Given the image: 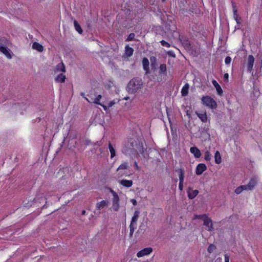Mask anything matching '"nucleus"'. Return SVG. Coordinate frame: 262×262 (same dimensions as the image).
I'll return each mask as SVG.
<instances>
[{
    "label": "nucleus",
    "instance_id": "f257e3e1",
    "mask_svg": "<svg viewBox=\"0 0 262 262\" xmlns=\"http://www.w3.org/2000/svg\"><path fill=\"white\" fill-rule=\"evenodd\" d=\"M142 85L143 82L141 78L138 77L133 78L127 84L126 90L130 94H134L141 89Z\"/></svg>",
    "mask_w": 262,
    "mask_h": 262
},
{
    "label": "nucleus",
    "instance_id": "f03ea898",
    "mask_svg": "<svg viewBox=\"0 0 262 262\" xmlns=\"http://www.w3.org/2000/svg\"><path fill=\"white\" fill-rule=\"evenodd\" d=\"M202 101L207 106L212 109H215L217 107V104L215 100L209 96L202 97Z\"/></svg>",
    "mask_w": 262,
    "mask_h": 262
},
{
    "label": "nucleus",
    "instance_id": "7ed1b4c3",
    "mask_svg": "<svg viewBox=\"0 0 262 262\" xmlns=\"http://www.w3.org/2000/svg\"><path fill=\"white\" fill-rule=\"evenodd\" d=\"M140 212L138 210L135 211L134 213V215L132 217L131 222L129 225L130 228V233H129V236L132 237L133 236V234L134 233L135 229L136 228L137 225V221H138V219L139 216Z\"/></svg>",
    "mask_w": 262,
    "mask_h": 262
},
{
    "label": "nucleus",
    "instance_id": "20e7f679",
    "mask_svg": "<svg viewBox=\"0 0 262 262\" xmlns=\"http://www.w3.org/2000/svg\"><path fill=\"white\" fill-rule=\"evenodd\" d=\"M111 192L112 193L113 196V198L112 199L113 209L114 211H118L119 210V207H120V205H119L120 199H119L118 194H117V193L116 192H115L114 190H111Z\"/></svg>",
    "mask_w": 262,
    "mask_h": 262
},
{
    "label": "nucleus",
    "instance_id": "39448f33",
    "mask_svg": "<svg viewBox=\"0 0 262 262\" xmlns=\"http://www.w3.org/2000/svg\"><path fill=\"white\" fill-rule=\"evenodd\" d=\"M255 58L252 55H249L248 57L247 71L252 73L253 75V67L254 62Z\"/></svg>",
    "mask_w": 262,
    "mask_h": 262
},
{
    "label": "nucleus",
    "instance_id": "423d86ee",
    "mask_svg": "<svg viewBox=\"0 0 262 262\" xmlns=\"http://www.w3.org/2000/svg\"><path fill=\"white\" fill-rule=\"evenodd\" d=\"M137 146V142L135 141L134 139L130 138L128 140V142L126 144L127 148L130 150L131 151L135 150V148Z\"/></svg>",
    "mask_w": 262,
    "mask_h": 262
},
{
    "label": "nucleus",
    "instance_id": "0eeeda50",
    "mask_svg": "<svg viewBox=\"0 0 262 262\" xmlns=\"http://www.w3.org/2000/svg\"><path fill=\"white\" fill-rule=\"evenodd\" d=\"M257 183V180L256 178H251L247 185H244L246 187V190H251L254 188Z\"/></svg>",
    "mask_w": 262,
    "mask_h": 262
},
{
    "label": "nucleus",
    "instance_id": "6e6552de",
    "mask_svg": "<svg viewBox=\"0 0 262 262\" xmlns=\"http://www.w3.org/2000/svg\"><path fill=\"white\" fill-rule=\"evenodd\" d=\"M204 224L203 225L206 227H208V231H212L214 230L213 227L212 221L210 219H209L207 215L206 217L204 219Z\"/></svg>",
    "mask_w": 262,
    "mask_h": 262
},
{
    "label": "nucleus",
    "instance_id": "1a4fd4ad",
    "mask_svg": "<svg viewBox=\"0 0 262 262\" xmlns=\"http://www.w3.org/2000/svg\"><path fill=\"white\" fill-rule=\"evenodd\" d=\"M152 251V249L150 247L145 248L137 253V256L140 257L146 255L150 254Z\"/></svg>",
    "mask_w": 262,
    "mask_h": 262
},
{
    "label": "nucleus",
    "instance_id": "9d476101",
    "mask_svg": "<svg viewBox=\"0 0 262 262\" xmlns=\"http://www.w3.org/2000/svg\"><path fill=\"white\" fill-rule=\"evenodd\" d=\"M207 169V167L205 164H199L196 168L195 173L197 175H201Z\"/></svg>",
    "mask_w": 262,
    "mask_h": 262
},
{
    "label": "nucleus",
    "instance_id": "9b49d317",
    "mask_svg": "<svg viewBox=\"0 0 262 262\" xmlns=\"http://www.w3.org/2000/svg\"><path fill=\"white\" fill-rule=\"evenodd\" d=\"M59 72H66V68L62 62L57 64L54 70V74H56Z\"/></svg>",
    "mask_w": 262,
    "mask_h": 262
},
{
    "label": "nucleus",
    "instance_id": "f8f14e48",
    "mask_svg": "<svg viewBox=\"0 0 262 262\" xmlns=\"http://www.w3.org/2000/svg\"><path fill=\"white\" fill-rule=\"evenodd\" d=\"M188 197L189 199H194L199 193L198 190H193L191 187H189L187 190Z\"/></svg>",
    "mask_w": 262,
    "mask_h": 262
},
{
    "label": "nucleus",
    "instance_id": "ddd939ff",
    "mask_svg": "<svg viewBox=\"0 0 262 262\" xmlns=\"http://www.w3.org/2000/svg\"><path fill=\"white\" fill-rule=\"evenodd\" d=\"M149 62L148 59L146 57L143 58L142 60V65L143 69L145 71V74H148L149 73Z\"/></svg>",
    "mask_w": 262,
    "mask_h": 262
},
{
    "label": "nucleus",
    "instance_id": "4468645a",
    "mask_svg": "<svg viewBox=\"0 0 262 262\" xmlns=\"http://www.w3.org/2000/svg\"><path fill=\"white\" fill-rule=\"evenodd\" d=\"M0 51L3 53L8 59H11L12 58L11 54L10 53V50L6 47L4 46L1 47Z\"/></svg>",
    "mask_w": 262,
    "mask_h": 262
},
{
    "label": "nucleus",
    "instance_id": "2eb2a0df",
    "mask_svg": "<svg viewBox=\"0 0 262 262\" xmlns=\"http://www.w3.org/2000/svg\"><path fill=\"white\" fill-rule=\"evenodd\" d=\"M190 151L194 155L195 158H199L201 156L200 150L195 146L191 147L190 149Z\"/></svg>",
    "mask_w": 262,
    "mask_h": 262
},
{
    "label": "nucleus",
    "instance_id": "dca6fc26",
    "mask_svg": "<svg viewBox=\"0 0 262 262\" xmlns=\"http://www.w3.org/2000/svg\"><path fill=\"white\" fill-rule=\"evenodd\" d=\"M109 204V202L107 200H103L98 202L96 204V208L98 210H101L105 207H107Z\"/></svg>",
    "mask_w": 262,
    "mask_h": 262
},
{
    "label": "nucleus",
    "instance_id": "f3484780",
    "mask_svg": "<svg viewBox=\"0 0 262 262\" xmlns=\"http://www.w3.org/2000/svg\"><path fill=\"white\" fill-rule=\"evenodd\" d=\"M134 51L133 48L130 47L128 45H126L125 47V54L126 56L130 57L133 55Z\"/></svg>",
    "mask_w": 262,
    "mask_h": 262
},
{
    "label": "nucleus",
    "instance_id": "a211bd4d",
    "mask_svg": "<svg viewBox=\"0 0 262 262\" xmlns=\"http://www.w3.org/2000/svg\"><path fill=\"white\" fill-rule=\"evenodd\" d=\"M212 83L214 86L215 88L216 91L217 92V94L222 96L223 95V90L221 87V86L219 84V83L217 82L215 80H212Z\"/></svg>",
    "mask_w": 262,
    "mask_h": 262
},
{
    "label": "nucleus",
    "instance_id": "6ab92c4d",
    "mask_svg": "<svg viewBox=\"0 0 262 262\" xmlns=\"http://www.w3.org/2000/svg\"><path fill=\"white\" fill-rule=\"evenodd\" d=\"M32 48L40 52H42L43 50V46L37 42L33 43Z\"/></svg>",
    "mask_w": 262,
    "mask_h": 262
},
{
    "label": "nucleus",
    "instance_id": "aec40b11",
    "mask_svg": "<svg viewBox=\"0 0 262 262\" xmlns=\"http://www.w3.org/2000/svg\"><path fill=\"white\" fill-rule=\"evenodd\" d=\"M181 41L183 46L185 49L189 50L191 49V44L188 39L184 38L183 39H181Z\"/></svg>",
    "mask_w": 262,
    "mask_h": 262
},
{
    "label": "nucleus",
    "instance_id": "412c9836",
    "mask_svg": "<svg viewBox=\"0 0 262 262\" xmlns=\"http://www.w3.org/2000/svg\"><path fill=\"white\" fill-rule=\"evenodd\" d=\"M66 79V76L63 74L60 73L55 78V80L57 82L63 83L65 81Z\"/></svg>",
    "mask_w": 262,
    "mask_h": 262
},
{
    "label": "nucleus",
    "instance_id": "4be33fe9",
    "mask_svg": "<svg viewBox=\"0 0 262 262\" xmlns=\"http://www.w3.org/2000/svg\"><path fill=\"white\" fill-rule=\"evenodd\" d=\"M120 184L123 185V186L126 187H130L133 185V181L132 180H122L120 182Z\"/></svg>",
    "mask_w": 262,
    "mask_h": 262
},
{
    "label": "nucleus",
    "instance_id": "5701e85b",
    "mask_svg": "<svg viewBox=\"0 0 262 262\" xmlns=\"http://www.w3.org/2000/svg\"><path fill=\"white\" fill-rule=\"evenodd\" d=\"M189 88V84L188 83H186L181 90V94L182 96H186L188 95Z\"/></svg>",
    "mask_w": 262,
    "mask_h": 262
},
{
    "label": "nucleus",
    "instance_id": "b1692460",
    "mask_svg": "<svg viewBox=\"0 0 262 262\" xmlns=\"http://www.w3.org/2000/svg\"><path fill=\"white\" fill-rule=\"evenodd\" d=\"M74 26L75 27V30L79 33L82 34L83 32V30L80 26V25L78 24V21L76 20H74Z\"/></svg>",
    "mask_w": 262,
    "mask_h": 262
},
{
    "label": "nucleus",
    "instance_id": "393cba45",
    "mask_svg": "<svg viewBox=\"0 0 262 262\" xmlns=\"http://www.w3.org/2000/svg\"><path fill=\"white\" fill-rule=\"evenodd\" d=\"M215 162L216 164H220L222 162V158L220 153L219 151H216L214 155Z\"/></svg>",
    "mask_w": 262,
    "mask_h": 262
},
{
    "label": "nucleus",
    "instance_id": "a878e982",
    "mask_svg": "<svg viewBox=\"0 0 262 262\" xmlns=\"http://www.w3.org/2000/svg\"><path fill=\"white\" fill-rule=\"evenodd\" d=\"M179 180L180 182L183 183L184 182V170L182 169H179Z\"/></svg>",
    "mask_w": 262,
    "mask_h": 262
},
{
    "label": "nucleus",
    "instance_id": "bb28decb",
    "mask_svg": "<svg viewBox=\"0 0 262 262\" xmlns=\"http://www.w3.org/2000/svg\"><path fill=\"white\" fill-rule=\"evenodd\" d=\"M108 148L111 152V158H113L115 156L116 153L115 149L114 148L113 146H112V144L110 142H109L108 143Z\"/></svg>",
    "mask_w": 262,
    "mask_h": 262
},
{
    "label": "nucleus",
    "instance_id": "cd10ccee",
    "mask_svg": "<svg viewBox=\"0 0 262 262\" xmlns=\"http://www.w3.org/2000/svg\"><path fill=\"white\" fill-rule=\"evenodd\" d=\"M198 117L203 122H206L207 120V116L206 113L204 114H198L197 113Z\"/></svg>",
    "mask_w": 262,
    "mask_h": 262
},
{
    "label": "nucleus",
    "instance_id": "c85d7f7f",
    "mask_svg": "<svg viewBox=\"0 0 262 262\" xmlns=\"http://www.w3.org/2000/svg\"><path fill=\"white\" fill-rule=\"evenodd\" d=\"M94 95L96 97L93 101V102L95 104H98V105H101V103L100 102V100L102 98V96L101 95H97L96 92H95Z\"/></svg>",
    "mask_w": 262,
    "mask_h": 262
},
{
    "label": "nucleus",
    "instance_id": "c756f323",
    "mask_svg": "<svg viewBox=\"0 0 262 262\" xmlns=\"http://www.w3.org/2000/svg\"><path fill=\"white\" fill-rule=\"evenodd\" d=\"M159 69V73L160 74L166 73L167 68L165 64H161Z\"/></svg>",
    "mask_w": 262,
    "mask_h": 262
},
{
    "label": "nucleus",
    "instance_id": "7c9ffc66",
    "mask_svg": "<svg viewBox=\"0 0 262 262\" xmlns=\"http://www.w3.org/2000/svg\"><path fill=\"white\" fill-rule=\"evenodd\" d=\"M45 200V199L44 197L41 195V196H36L35 198L34 199V202L35 203H41V202H43V201Z\"/></svg>",
    "mask_w": 262,
    "mask_h": 262
},
{
    "label": "nucleus",
    "instance_id": "2f4dec72",
    "mask_svg": "<svg viewBox=\"0 0 262 262\" xmlns=\"http://www.w3.org/2000/svg\"><path fill=\"white\" fill-rule=\"evenodd\" d=\"M206 214H201V215H197V214H195L192 219L194 220H196V219H202L203 220H204V219L205 217H206Z\"/></svg>",
    "mask_w": 262,
    "mask_h": 262
},
{
    "label": "nucleus",
    "instance_id": "473e14b6",
    "mask_svg": "<svg viewBox=\"0 0 262 262\" xmlns=\"http://www.w3.org/2000/svg\"><path fill=\"white\" fill-rule=\"evenodd\" d=\"M244 185H242L238 187H237L235 190V192L236 193V194H239L243 190H246V187H244Z\"/></svg>",
    "mask_w": 262,
    "mask_h": 262
},
{
    "label": "nucleus",
    "instance_id": "72a5a7b5",
    "mask_svg": "<svg viewBox=\"0 0 262 262\" xmlns=\"http://www.w3.org/2000/svg\"><path fill=\"white\" fill-rule=\"evenodd\" d=\"M150 61H151V66L153 67H155L156 66V61L157 59L155 56H152L150 57Z\"/></svg>",
    "mask_w": 262,
    "mask_h": 262
},
{
    "label": "nucleus",
    "instance_id": "f704fd0d",
    "mask_svg": "<svg viewBox=\"0 0 262 262\" xmlns=\"http://www.w3.org/2000/svg\"><path fill=\"white\" fill-rule=\"evenodd\" d=\"M204 159L206 161H209L211 159V154L208 151H206L205 153Z\"/></svg>",
    "mask_w": 262,
    "mask_h": 262
},
{
    "label": "nucleus",
    "instance_id": "c9c22d12",
    "mask_svg": "<svg viewBox=\"0 0 262 262\" xmlns=\"http://www.w3.org/2000/svg\"><path fill=\"white\" fill-rule=\"evenodd\" d=\"M216 249V246L213 244H210L208 248V252L210 253H212Z\"/></svg>",
    "mask_w": 262,
    "mask_h": 262
},
{
    "label": "nucleus",
    "instance_id": "e433bc0d",
    "mask_svg": "<svg viewBox=\"0 0 262 262\" xmlns=\"http://www.w3.org/2000/svg\"><path fill=\"white\" fill-rule=\"evenodd\" d=\"M135 36V34L134 33H131L128 36L126 41H129L134 40Z\"/></svg>",
    "mask_w": 262,
    "mask_h": 262
},
{
    "label": "nucleus",
    "instance_id": "4c0bfd02",
    "mask_svg": "<svg viewBox=\"0 0 262 262\" xmlns=\"http://www.w3.org/2000/svg\"><path fill=\"white\" fill-rule=\"evenodd\" d=\"M127 168V164L126 163L121 164L118 168V170L120 169H126Z\"/></svg>",
    "mask_w": 262,
    "mask_h": 262
},
{
    "label": "nucleus",
    "instance_id": "58836bf2",
    "mask_svg": "<svg viewBox=\"0 0 262 262\" xmlns=\"http://www.w3.org/2000/svg\"><path fill=\"white\" fill-rule=\"evenodd\" d=\"M160 43L162 46L166 47L167 48H169L170 47V44L164 40H161L160 41Z\"/></svg>",
    "mask_w": 262,
    "mask_h": 262
},
{
    "label": "nucleus",
    "instance_id": "ea45409f",
    "mask_svg": "<svg viewBox=\"0 0 262 262\" xmlns=\"http://www.w3.org/2000/svg\"><path fill=\"white\" fill-rule=\"evenodd\" d=\"M237 25H241L242 23V18L239 16L234 17Z\"/></svg>",
    "mask_w": 262,
    "mask_h": 262
},
{
    "label": "nucleus",
    "instance_id": "a19ab883",
    "mask_svg": "<svg viewBox=\"0 0 262 262\" xmlns=\"http://www.w3.org/2000/svg\"><path fill=\"white\" fill-rule=\"evenodd\" d=\"M231 61V58L230 56H227L225 58V62L226 64H229Z\"/></svg>",
    "mask_w": 262,
    "mask_h": 262
},
{
    "label": "nucleus",
    "instance_id": "79ce46f5",
    "mask_svg": "<svg viewBox=\"0 0 262 262\" xmlns=\"http://www.w3.org/2000/svg\"><path fill=\"white\" fill-rule=\"evenodd\" d=\"M167 55L170 56V57H176V55L174 53V52L172 51H169L167 52Z\"/></svg>",
    "mask_w": 262,
    "mask_h": 262
},
{
    "label": "nucleus",
    "instance_id": "37998d69",
    "mask_svg": "<svg viewBox=\"0 0 262 262\" xmlns=\"http://www.w3.org/2000/svg\"><path fill=\"white\" fill-rule=\"evenodd\" d=\"M228 77H229L228 74V73L225 74L224 75V81L226 82H228Z\"/></svg>",
    "mask_w": 262,
    "mask_h": 262
},
{
    "label": "nucleus",
    "instance_id": "c03bdc74",
    "mask_svg": "<svg viewBox=\"0 0 262 262\" xmlns=\"http://www.w3.org/2000/svg\"><path fill=\"white\" fill-rule=\"evenodd\" d=\"M233 17H234L238 16L237 15V10L236 9H233Z\"/></svg>",
    "mask_w": 262,
    "mask_h": 262
},
{
    "label": "nucleus",
    "instance_id": "a18cd8bd",
    "mask_svg": "<svg viewBox=\"0 0 262 262\" xmlns=\"http://www.w3.org/2000/svg\"><path fill=\"white\" fill-rule=\"evenodd\" d=\"M179 189L181 191L183 190V183L179 182Z\"/></svg>",
    "mask_w": 262,
    "mask_h": 262
},
{
    "label": "nucleus",
    "instance_id": "49530a36",
    "mask_svg": "<svg viewBox=\"0 0 262 262\" xmlns=\"http://www.w3.org/2000/svg\"><path fill=\"white\" fill-rule=\"evenodd\" d=\"M225 262H229V256L227 254L225 255Z\"/></svg>",
    "mask_w": 262,
    "mask_h": 262
},
{
    "label": "nucleus",
    "instance_id": "de8ad7c7",
    "mask_svg": "<svg viewBox=\"0 0 262 262\" xmlns=\"http://www.w3.org/2000/svg\"><path fill=\"white\" fill-rule=\"evenodd\" d=\"M80 95H81V96H82L84 98H85V100H86L89 102H90V101L89 100V99H88L87 98H86V97H85V95H84V93H83V92L81 93H80Z\"/></svg>",
    "mask_w": 262,
    "mask_h": 262
},
{
    "label": "nucleus",
    "instance_id": "09e8293b",
    "mask_svg": "<svg viewBox=\"0 0 262 262\" xmlns=\"http://www.w3.org/2000/svg\"><path fill=\"white\" fill-rule=\"evenodd\" d=\"M115 104V102L113 101H111L109 102L108 107H112L114 104Z\"/></svg>",
    "mask_w": 262,
    "mask_h": 262
},
{
    "label": "nucleus",
    "instance_id": "8fccbe9b",
    "mask_svg": "<svg viewBox=\"0 0 262 262\" xmlns=\"http://www.w3.org/2000/svg\"><path fill=\"white\" fill-rule=\"evenodd\" d=\"M131 202H132L134 206L137 205V202L136 200H135V199H132V200H131Z\"/></svg>",
    "mask_w": 262,
    "mask_h": 262
},
{
    "label": "nucleus",
    "instance_id": "3c124183",
    "mask_svg": "<svg viewBox=\"0 0 262 262\" xmlns=\"http://www.w3.org/2000/svg\"><path fill=\"white\" fill-rule=\"evenodd\" d=\"M2 252H0V262H3L4 261V259H2Z\"/></svg>",
    "mask_w": 262,
    "mask_h": 262
},
{
    "label": "nucleus",
    "instance_id": "603ef678",
    "mask_svg": "<svg viewBox=\"0 0 262 262\" xmlns=\"http://www.w3.org/2000/svg\"><path fill=\"white\" fill-rule=\"evenodd\" d=\"M86 24H87L88 27L89 28L91 27V21L88 20V22H87V23H86Z\"/></svg>",
    "mask_w": 262,
    "mask_h": 262
},
{
    "label": "nucleus",
    "instance_id": "864d4df0",
    "mask_svg": "<svg viewBox=\"0 0 262 262\" xmlns=\"http://www.w3.org/2000/svg\"><path fill=\"white\" fill-rule=\"evenodd\" d=\"M241 28L240 25H237V26L235 27V29H239Z\"/></svg>",
    "mask_w": 262,
    "mask_h": 262
},
{
    "label": "nucleus",
    "instance_id": "5fc2aeb1",
    "mask_svg": "<svg viewBox=\"0 0 262 262\" xmlns=\"http://www.w3.org/2000/svg\"><path fill=\"white\" fill-rule=\"evenodd\" d=\"M232 5L233 9H235L236 6H235V4L233 2H232Z\"/></svg>",
    "mask_w": 262,
    "mask_h": 262
},
{
    "label": "nucleus",
    "instance_id": "6e6d98bb",
    "mask_svg": "<svg viewBox=\"0 0 262 262\" xmlns=\"http://www.w3.org/2000/svg\"><path fill=\"white\" fill-rule=\"evenodd\" d=\"M101 105V106H102V107H103V108H104L105 110H106V109H107V107H106L105 105H103V104H101V105Z\"/></svg>",
    "mask_w": 262,
    "mask_h": 262
},
{
    "label": "nucleus",
    "instance_id": "4d7b16f0",
    "mask_svg": "<svg viewBox=\"0 0 262 262\" xmlns=\"http://www.w3.org/2000/svg\"><path fill=\"white\" fill-rule=\"evenodd\" d=\"M85 213H86L85 210H82V211L81 214H82V215H85Z\"/></svg>",
    "mask_w": 262,
    "mask_h": 262
},
{
    "label": "nucleus",
    "instance_id": "13d9d810",
    "mask_svg": "<svg viewBox=\"0 0 262 262\" xmlns=\"http://www.w3.org/2000/svg\"><path fill=\"white\" fill-rule=\"evenodd\" d=\"M186 114L188 116L189 118H190L191 115L188 113V111H187Z\"/></svg>",
    "mask_w": 262,
    "mask_h": 262
},
{
    "label": "nucleus",
    "instance_id": "bf43d9fd",
    "mask_svg": "<svg viewBox=\"0 0 262 262\" xmlns=\"http://www.w3.org/2000/svg\"><path fill=\"white\" fill-rule=\"evenodd\" d=\"M64 169H63L62 170H61V169H60V170H59V171L58 173H62V172H64Z\"/></svg>",
    "mask_w": 262,
    "mask_h": 262
},
{
    "label": "nucleus",
    "instance_id": "052dcab7",
    "mask_svg": "<svg viewBox=\"0 0 262 262\" xmlns=\"http://www.w3.org/2000/svg\"><path fill=\"white\" fill-rule=\"evenodd\" d=\"M135 166L137 168H138V167L137 162H135Z\"/></svg>",
    "mask_w": 262,
    "mask_h": 262
},
{
    "label": "nucleus",
    "instance_id": "680f3d73",
    "mask_svg": "<svg viewBox=\"0 0 262 262\" xmlns=\"http://www.w3.org/2000/svg\"><path fill=\"white\" fill-rule=\"evenodd\" d=\"M142 227V225H141V226H140V229H141Z\"/></svg>",
    "mask_w": 262,
    "mask_h": 262
},
{
    "label": "nucleus",
    "instance_id": "e2e57ef3",
    "mask_svg": "<svg viewBox=\"0 0 262 262\" xmlns=\"http://www.w3.org/2000/svg\"><path fill=\"white\" fill-rule=\"evenodd\" d=\"M45 207V204L43 205L42 208H44Z\"/></svg>",
    "mask_w": 262,
    "mask_h": 262
},
{
    "label": "nucleus",
    "instance_id": "0e129e2a",
    "mask_svg": "<svg viewBox=\"0 0 262 262\" xmlns=\"http://www.w3.org/2000/svg\"><path fill=\"white\" fill-rule=\"evenodd\" d=\"M165 1V0H162V1H163V2H164V1Z\"/></svg>",
    "mask_w": 262,
    "mask_h": 262
}]
</instances>
